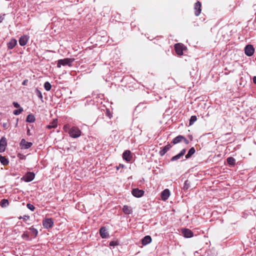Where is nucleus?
<instances>
[{
  "label": "nucleus",
  "mask_w": 256,
  "mask_h": 256,
  "mask_svg": "<svg viewBox=\"0 0 256 256\" xmlns=\"http://www.w3.org/2000/svg\"><path fill=\"white\" fill-rule=\"evenodd\" d=\"M28 80H24L22 82V84L24 85V86H26L27 84V83L28 82Z\"/></svg>",
  "instance_id": "nucleus-43"
},
{
  "label": "nucleus",
  "mask_w": 256,
  "mask_h": 256,
  "mask_svg": "<svg viewBox=\"0 0 256 256\" xmlns=\"http://www.w3.org/2000/svg\"><path fill=\"white\" fill-rule=\"evenodd\" d=\"M28 230L30 232L31 236L33 238H36L38 234V230L37 229L35 228L34 226H32L31 227L28 228Z\"/></svg>",
  "instance_id": "nucleus-18"
},
{
  "label": "nucleus",
  "mask_w": 256,
  "mask_h": 256,
  "mask_svg": "<svg viewBox=\"0 0 256 256\" xmlns=\"http://www.w3.org/2000/svg\"><path fill=\"white\" fill-rule=\"evenodd\" d=\"M196 150L194 147L191 148L188 151L185 157L186 159H188L195 153Z\"/></svg>",
  "instance_id": "nucleus-22"
},
{
  "label": "nucleus",
  "mask_w": 256,
  "mask_h": 256,
  "mask_svg": "<svg viewBox=\"0 0 256 256\" xmlns=\"http://www.w3.org/2000/svg\"><path fill=\"white\" fill-rule=\"evenodd\" d=\"M2 126L5 130H6L9 128L8 124L7 122H3Z\"/></svg>",
  "instance_id": "nucleus-37"
},
{
  "label": "nucleus",
  "mask_w": 256,
  "mask_h": 256,
  "mask_svg": "<svg viewBox=\"0 0 256 256\" xmlns=\"http://www.w3.org/2000/svg\"><path fill=\"white\" fill-rule=\"evenodd\" d=\"M122 211L126 214H130L132 212V208L126 205L123 206Z\"/></svg>",
  "instance_id": "nucleus-20"
},
{
  "label": "nucleus",
  "mask_w": 256,
  "mask_h": 256,
  "mask_svg": "<svg viewBox=\"0 0 256 256\" xmlns=\"http://www.w3.org/2000/svg\"><path fill=\"white\" fill-rule=\"evenodd\" d=\"M67 126H64V129L66 131V128H67Z\"/></svg>",
  "instance_id": "nucleus-48"
},
{
  "label": "nucleus",
  "mask_w": 256,
  "mask_h": 256,
  "mask_svg": "<svg viewBox=\"0 0 256 256\" xmlns=\"http://www.w3.org/2000/svg\"><path fill=\"white\" fill-rule=\"evenodd\" d=\"M182 233L183 236L186 238H190L193 236L194 234L192 231L188 228H183L182 230Z\"/></svg>",
  "instance_id": "nucleus-7"
},
{
  "label": "nucleus",
  "mask_w": 256,
  "mask_h": 256,
  "mask_svg": "<svg viewBox=\"0 0 256 256\" xmlns=\"http://www.w3.org/2000/svg\"><path fill=\"white\" fill-rule=\"evenodd\" d=\"M58 125L57 119L54 120L50 124L46 126V128L48 129H51L52 128H56Z\"/></svg>",
  "instance_id": "nucleus-21"
},
{
  "label": "nucleus",
  "mask_w": 256,
  "mask_h": 256,
  "mask_svg": "<svg viewBox=\"0 0 256 256\" xmlns=\"http://www.w3.org/2000/svg\"><path fill=\"white\" fill-rule=\"evenodd\" d=\"M21 236L22 239L28 241L32 239L30 238L28 232H24Z\"/></svg>",
  "instance_id": "nucleus-28"
},
{
  "label": "nucleus",
  "mask_w": 256,
  "mask_h": 256,
  "mask_svg": "<svg viewBox=\"0 0 256 256\" xmlns=\"http://www.w3.org/2000/svg\"><path fill=\"white\" fill-rule=\"evenodd\" d=\"M186 149L184 148L180 152V154H181V156H183L184 155V154H186Z\"/></svg>",
  "instance_id": "nucleus-41"
},
{
  "label": "nucleus",
  "mask_w": 256,
  "mask_h": 256,
  "mask_svg": "<svg viewBox=\"0 0 256 256\" xmlns=\"http://www.w3.org/2000/svg\"><path fill=\"white\" fill-rule=\"evenodd\" d=\"M35 92L36 95L38 96V98H40V100L42 102L43 97L41 92L38 88H36L35 90Z\"/></svg>",
  "instance_id": "nucleus-30"
},
{
  "label": "nucleus",
  "mask_w": 256,
  "mask_h": 256,
  "mask_svg": "<svg viewBox=\"0 0 256 256\" xmlns=\"http://www.w3.org/2000/svg\"><path fill=\"white\" fill-rule=\"evenodd\" d=\"M170 196V191L168 189H165L161 193V198L163 200H166Z\"/></svg>",
  "instance_id": "nucleus-15"
},
{
  "label": "nucleus",
  "mask_w": 256,
  "mask_h": 256,
  "mask_svg": "<svg viewBox=\"0 0 256 256\" xmlns=\"http://www.w3.org/2000/svg\"><path fill=\"white\" fill-rule=\"evenodd\" d=\"M0 162L4 166H6L9 163L8 159L1 155H0Z\"/></svg>",
  "instance_id": "nucleus-24"
},
{
  "label": "nucleus",
  "mask_w": 256,
  "mask_h": 256,
  "mask_svg": "<svg viewBox=\"0 0 256 256\" xmlns=\"http://www.w3.org/2000/svg\"><path fill=\"white\" fill-rule=\"evenodd\" d=\"M197 120L196 116H192L190 120L189 124L190 126L192 125Z\"/></svg>",
  "instance_id": "nucleus-32"
},
{
  "label": "nucleus",
  "mask_w": 256,
  "mask_h": 256,
  "mask_svg": "<svg viewBox=\"0 0 256 256\" xmlns=\"http://www.w3.org/2000/svg\"><path fill=\"white\" fill-rule=\"evenodd\" d=\"M176 53L180 56L183 54L184 46L180 44H176L174 46Z\"/></svg>",
  "instance_id": "nucleus-8"
},
{
  "label": "nucleus",
  "mask_w": 256,
  "mask_h": 256,
  "mask_svg": "<svg viewBox=\"0 0 256 256\" xmlns=\"http://www.w3.org/2000/svg\"><path fill=\"white\" fill-rule=\"evenodd\" d=\"M42 226L44 228L48 229L54 226V221L52 218H46L42 220Z\"/></svg>",
  "instance_id": "nucleus-3"
},
{
  "label": "nucleus",
  "mask_w": 256,
  "mask_h": 256,
  "mask_svg": "<svg viewBox=\"0 0 256 256\" xmlns=\"http://www.w3.org/2000/svg\"><path fill=\"white\" fill-rule=\"evenodd\" d=\"M36 120L34 115L32 114H28L26 118V122H34Z\"/></svg>",
  "instance_id": "nucleus-26"
},
{
  "label": "nucleus",
  "mask_w": 256,
  "mask_h": 256,
  "mask_svg": "<svg viewBox=\"0 0 256 256\" xmlns=\"http://www.w3.org/2000/svg\"><path fill=\"white\" fill-rule=\"evenodd\" d=\"M26 134L28 136H32V134H31L30 132V130L29 128H28V130H27V132H26Z\"/></svg>",
  "instance_id": "nucleus-44"
},
{
  "label": "nucleus",
  "mask_w": 256,
  "mask_h": 256,
  "mask_svg": "<svg viewBox=\"0 0 256 256\" xmlns=\"http://www.w3.org/2000/svg\"><path fill=\"white\" fill-rule=\"evenodd\" d=\"M194 14L196 16H198L201 12V3L198 1L194 4Z\"/></svg>",
  "instance_id": "nucleus-12"
},
{
  "label": "nucleus",
  "mask_w": 256,
  "mask_h": 256,
  "mask_svg": "<svg viewBox=\"0 0 256 256\" xmlns=\"http://www.w3.org/2000/svg\"><path fill=\"white\" fill-rule=\"evenodd\" d=\"M132 153L129 150H125L122 154L123 159L128 162L132 160Z\"/></svg>",
  "instance_id": "nucleus-9"
},
{
  "label": "nucleus",
  "mask_w": 256,
  "mask_h": 256,
  "mask_svg": "<svg viewBox=\"0 0 256 256\" xmlns=\"http://www.w3.org/2000/svg\"><path fill=\"white\" fill-rule=\"evenodd\" d=\"M9 204L8 200L6 199H2L1 200L0 205L2 208H6Z\"/></svg>",
  "instance_id": "nucleus-27"
},
{
  "label": "nucleus",
  "mask_w": 256,
  "mask_h": 256,
  "mask_svg": "<svg viewBox=\"0 0 256 256\" xmlns=\"http://www.w3.org/2000/svg\"><path fill=\"white\" fill-rule=\"evenodd\" d=\"M20 144L22 148L24 149H28V148H30L32 145V142H28L26 141V140L24 138H22L21 140Z\"/></svg>",
  "instance_id": "nucleus-6"
},
{
  "label": "nucleus",
  "mask_w": 256,
  "mask_h": 256,
  "mask_svg": "<svg viewBox=\"0 0 256 256\" xmlns=\"http://www.w3.org/2000/svg\"><path fill=\"white\" fill-rule=\"evenodd\" d=\"M35 176V174L32 172H27L22 178V180L26 182H30L32 181Z\"/></svg>",
  "instance_id": "nucleus-5"
},
{
  "label": "nucleus",
  "mask_w": 256,
  "mask_h": 256,
  "mask_svg": "<svg viewBox=\"0 0 256 256\" xmlns=\"http://www.w3.org/2000/svg\"><path fill=\"white\" fill-rule=\"evenodd\" d=\"M23 218L24 220L26 221L30 219V216H20L19 219Z\"/></svg>",
  "instance_id": "nucleus-38"
},
{
  "label": "nucleus",
  "mask_w": 256,
  "mask_h": 256,
  "mask_svg": "<svg viewBox=\"0 0 256 256\" xmlns=\"http://www.w3.org/2000/svg\"><path fill=\"white\" fill-rule=\"evenodd\" d=\"M100 234L102 238H108L109 236L108 232L105 227H102L100 228Z\"/></svg>",
  "instance_id": "nucleus-10"
},
{
  "label": "nucleus",
  "mask_w": 256,
  "mask_h": 256,
  "mask_svg": "<svg viewBox=\"0 0 256 256\" xmlns=\"http://www.w3.org/2000/svg\"><path fill=\"white\" fill-rule=\"evenodd\" d=\"M182 141L186 144H189V140H188L184 136H183Z\"/></svg>",
  "instance_id": "nucleus-40"
},
{
  "label": "nucleus",
  "mask_w": 256,
  "mask_h": 256,
  "mask_svg": "<svg viewBox=\"0 0 256 256\" xmlns=\"http://www.w3.org/2000/svg\"><path fill=\"white\" fill-rule=\"evenodd\" d=\"M151 242L152 238L150 236H146L142 240V243L144 246L150 243Z\"/></svg>",
  "instance_id": "nucleus-19"
},
{
  "label": "nucleus",
  "mask_w": 256,
  "mask_h": 256,
  "mask_svg": "<svg viewBox=\"0 0 256 256\" xmlns=\"http://www.w3.org/2000/svg\"><path fill=\"white\" fill-rule=\"evenodd\" d=\"M118 241L116 240V241H111L110 242V246H118Z\"/></svg>",
  "instance_id": "nucleus-36"
},
{
  "label": "nucleus",
  "mask_w": 256,
  "mask_h": 256,
  "mask_svg": "<svg viewBox=\"0 0 256 256\" xmlns=\"http://www.w3.org/2000/svg\"><path fill=\"white\" fill-rule=\"evenodd\" d=\"M23 110H23L22 108H18V110H14L13 114L16 116H18V115L20 114H21L23 112Z\"/></svg>",
  "instance_id": "nucleus-34"
},
{
  "label": "nucleus",
  "mask_w": 256,
  "mask_h": 256,
  "mask_svg": "<svg viewBox=\"0 0 256 256\" xmlns=\"http://www.w3.org/2000/svg\"><path fill=\"white\" fill-rule=\"evenodd\" d=\"M228 164L230 166H234L236 164V160L232 157H228L226 159Z\"/></svg>",
  "instance_id": "nucleus-25"
},
{
  "label": "nucleus",
  "mask_w": 256,
  "mask_h": 256,
  "mask_svg": "<svg viewBox=\"0 0 256 256\" xmlns=\"http://www.w3.org/2000/svg\"><path fill=\"white\" fill-rule=\"evenodd\" d=\"M16 44L17 40L14 38H12L8 42L7 46L8 49L12 50L16 45Z\"/></svg>",
  "instance_id": "nucleus-17"
},
{
  "label": "nucleus",
  "mask_w": 256,
  "mask_h": 256,
  "mask_svg": "<svg viewBox=\"0 0 256 256\" xmlns=\"http://www.w3.org/2000/svg\"><path fill=\"white\" fill-rule=\"evenodd\" d=\"M253 82L256 84V76H254L252 78Z\"/></svg>",
  "instance_id": "nucleus-45"
},
{
  "label": "nucleus",
  "mask_w": 256,
  "mask_h": 256,
  "mask_svg": "<svg viewBox=\"0 0 256 256\" xmlns=\"http://www.w3.org/2000/svg\"><path fill=\"white\" fill-rule=\"evenodd\" d=\"M132 193L134 196L136 198H140L144 195V191L138 188H134L132 190Z\"/></svg>",
  "instance_id": "nucleus-11"
},
{
  "label": "nucleus",
  "mask_w": 256,
  "mask_h": 256,
  "mask_svg": "<svg viewBox=\"0 0 256 256\" xmlns=\"http://www.w3.org/2000/svg\"><path fill=\"white\" fill-rule=\"evenodd\" d=\"M18 118H17L16 119V126H18Z\"/></svg>",
  "instance_id": "nucleus-46"
},
{
  "label": "nucleus",
  "mask_w": 256,
  "mask_h": 256,
  "mask_svg": "<svg viewBox=\"0 0 256 256\" xmlns=\"http://www.w3.org/2000/svg\"><path fill=\"white\" fill-rule=\"evenodd\" d=\"M7 144L6 140L5 138L2 137L0 140V152H4L6 150Z\"/></svg>",
  "instance_id": "nucleus-13"
},
{
  "label": "nucleus",
  "mask_w": 256,
  "mask_h": 256,
  "mask_svg": "<svg viewBox=\"0 0 256 256\" xmlns=\"http://www.w3.org/2000/svg\"><path fill=\"white\" fill-rule=\"evenodd\" d=\"M190 182L189 180H186L184 182V186H183V190L184 191H186V190H188L190 188Z\"/></svg>",
  "instance_id": "nucleus-29"
},
{
  "label": "nucleus",
  "mask_w": 256,
  "mask_h": 256,
  "mask_svg": "<svg viewBox=\"0 0 256 256\" xmlns=\"http://www.w3.org/2000/svg\"><path fill=\"white\" fill-rule=\"evenodd\" d=\"M12 104H13V106H14V107L16 108H21L20 106V105L17 102H13Z\"/></svg>",
  "instance_id": "nucleus-39"
},
{
  "label": "nucleus",
  "mask_w": 256,
  "mask_h": 256,
  "mask_svg": "<svg viewBox=\"0 0 256 256\" xmlns=\"http://www.w3.org/2000/svg\"><path fill=\"white\" fill-rule=\"evenodd\" d=\"M254 52V49L252 45L248 44L244 48V52L246 56H250L253 55Z\"/></svg>",
  "instance_id": "nucleus-4"
},
{
  "label": "nucleus",
  "mask_w": 256,
  "mask_h": 256,
  "mask_svg": "<svg viewBox=\"0 0 256 256\" xmlns=\"http://www.w3.org/2000/svg\"><path fill=\"white\" fill-rule=\"evenodd\" d=\"M183 136L181 135H179L176 137L174 140H172V143L173 144H177L181 142L182 141Z\"/></svg>",
  "instance_id": "nucleus-23"
},
{
  "label": "nucleus",
  "mask_w": 256,
  "mask_h": 256,
  "mask_svg": "<svg viewBox=\"0 0 256 256\" xmlns=\"http://www.w3.org/2000/svg\"><path fill=\"white\" fill-rule=\"evenodd\" d=\"M70 136L73 138H77L80 136L81 131L78 127L72 126L69 131Z\"/></svg>",
  "instance_id": "nucleus-2"
},
{
  "label": "nucleus",
  "mask_w": 256,
  "mask_h": 256,
  "mask_svg": "<svg viewBox=\"0 0 256 256\" xmlns=\"http://www.w3.org/2000/svg\"><path fill=\"white\" fill-rule=\"evenodd\" d=\"M44 88L46 91H49L52 88V85L49 82H46L44 84Z\"/></svg>",
  "instance_id": "nucleus-31"
},
{
  "label": "nucleus",
  "mask_w": 256,
  "mask_h": 256,
  "mask_svg": "<svg viewBox=\"0 0 256 256\" xmlns=\"http://www.w3.org/2000/svg\"><path fill=\"white\" fill-rule=\"evenodd\" d=\"M2 20H3V18H2V17H0V22H2Z\"/></svg>",
  "instance_id": "nucleus-47"
},
{
  "label": "nucleus",
  "mask_w": 256,
  "mask_h": 256,
  "mask_svg": "<svg viewBox=\"0 0 256 256\" xmlns=\"http://www.w3.org/2000/svg\"><path fill=\"white\" fill-rule=\"evenodd\" d=\"M74 61V58H65L64 59L59 60H58L57 67L60 68L62 66H72V64Z\"/></svg>",
  "instance_id": "nucleus-1"
},
{
  "label": "nucleus",
  "mask_w": 256,
  "mask_h": 256,
  "mask_svg": "<svg viewBox=\"0 0 256 256\" xmlns=\"http://www.w3.org/2000/svg\"><path fill=\"white\" fill-rule=\"evenodd\" d=\"M29 40V36L27 35L22 36L19 40V44L21 46H24L26 44Z\"/></svg>",
  "instance_id": "nucleus-14"
},
{
  "label": "nucleus",
  "mask_w": 256,
  "mask_h": 256,
  "mask_svg": "<svg viewBox=\"0 0 256 256\" xmlns=\"http://www.w3.org/2000/svg\"><path fill=\"white\" fill-rule=\"evenodd\" d=\"M182 156H181V154H180V153L178 154L172 156L171 159H170V160L172 162H174V161H176L179 159H180Z\"/></svg>",
  "instance_id": "nucleus-33"
},
{
  "label": "nucleus",
  "mask_w": 256,
  "mask_h": 256,
  "mask_svg": "<svg viewBox=\"0 0 256 256\" xmlns=\"http://www.w3.org/2000/svg\"><path fill=\"white\" fill-rule=\"evenodd\" d=\"M124 166L123 164H119L118 166L116 167V168L117 170H118L120 168H122Z\"/></svg>",
  "instance_id": "nucleus-42"
},
{
  "label": "nucleus",
  "mask_w": 256,
  "mask_h": 256,
  "mask_svg": "<svg viewBox=\"0 0 256 256\" xmlns=\"http://www.w3.org/2000/svg\"><path fill=\"white\" fill-rule=\"evenodd\" d=\"M26 207L32 211H34L35 209L34 206L30 203L27 204Z\"/></svg>",
  "instance_id": "nucleus-35"
},
{
  "label": "nucleus",
  "mask_w": 256,
  "mask_h": 256,
  "mask_svg": "<svg viewBox=\"0 0 256 256\" xmlns=\"http://www.w3.org/2000/svg\"><path fill=\"white\" fill-rule=\"evenodd\" d=\"M172 147V145L170 144H168L166 146H164L162 150H161L159 154L160 156H163L170 149V148Z\"/></svg>",
  "instance_id": "nucleus-16"
}]
</instances>
